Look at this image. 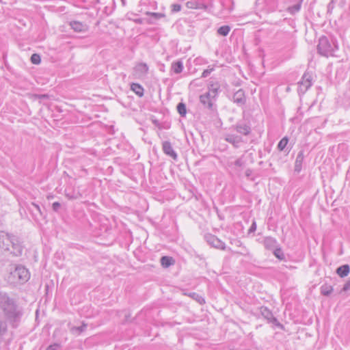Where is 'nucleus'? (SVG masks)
I'll use <instances>...</instances> for the list:
<instances>
[{"instance_id":"2f4dec72","label":"nucleus","mask_w":350,"mask_h":350,"mask_svg":"<svg viewBox=\"0 0 350 350\" xmlns=\"http://www.w3.org/2000/svg\"><path fill=\"white\" fill-rule=\"evenodd\" d=\"M300 8H301V4L300 3H297L296 5H294L293 6H291V7H289L288 8V12L291 14H294L296 12H299Z\"/></svg>"},{"instance_id":"f8f14e48","label":"nucleus","mask_w":350,"mask_h":350,"mask_svg":"<svg viewBox=\"0 0 350 350\" xmlns=\"http://www.w3.org/2000/svg\"><path fill=\"white\" fill-rule=\"evenodd\" d=\"M263 245L267 250H273L277 246L279 245L277 240L271 237H266L262 241Z\"/></svg>"},{"instance_id":"4c0bfd02","label":"nucleus","mask_w":350,"mask_h":350,"mask_svg":"<svg viewBox=\"0 0 350 350\" xmlns=\"http://www.w3.org/2000/svg\"><path fill=\"white\" fill-rule=\"evenodd\" d=\"M60 207H61V204H60V203H59L57 202H55L53 203V204H52L53 210L55 212L58 211V210L60 208Z\"/></svg>"},{"instance_id":"4be33fe9","label":"nucleus","mask_w":350,"mask_h":350,"mask_svg":"<svg viewBox=\"0 0 350 350\" xmlns=\"http://www.w3.org/2000/svg\"><path fill=\"white\" fill-rule=\"evenodd\" d=\"M187 5L189 8L192 9H203L206 10L207 6L202 3L196 2V1H189L187 3Z\"/></svg>"},{"instance_id":"412c9836","label":"nucleus","mask_w":350,"mask_h":350,"mask_svg":"<svg viewBox=\"0 0 350 350\" xmlns=\"http://www.w3.org/2000/svg\"><path fill=\"white\" fill-rule=\"evenodd\" d=\"M172 70L176 74L180 73L183 70V64L182 61L178 60L172 64Z\"/></svg>"},{"instance_id":"4468645a","label":"nucleus","mask_w":350,"mask_h":350,"mask_svg":"<svg viewBox=\"0 0 350 350\" xmlns=\"http://www.w3.org/2000/svg\"><path fill=\"white\" fill-rule=\"evenodd\" d=\"M70 26L76 32H85L88 29V26L86 24L77 21H71Z\"/></svg>"},{"instance_id":"a19ab883","label":"nucleus","mask_w":350,"mask_h":350,"mask_svg":"<svg viewBox=\"0 0 350 350\" xmlns=\"http://www.w3.org/2000/svg\"><path fill=\"white\" fill-rule=\"evenodd\" d=\"M244 164V161H243L242 158H239L237 159L234 162V165L238 167H241Z\"/></svg>"},{"instance_id":"c85d7f7f","label":"nucleus","mask_w":350,"mask_h":350,"mask_svg":"<svg viewBox=\"0 0 350 350\" xmlns=\"http://www.w3.org/2000/svg\"><path fill=\"white\" fill-rule=\"evenodd\" d=\"M189 296L191 297L192 299L198 301L200 304H203L205 303L204 299L197 294L196 293H191L189 294Z\"/></svg>"},{"instance_id":"cd10ccee","label":"nucleus","mask_w":350,"mask_h":350,"mask_svg":"<svg viewBox=\"0 0 350 350\" xmlns=\"http://www.w3.org/2000/svg\"><path fill=\"white\" fill-rule=\"evenodd\" d=\"M177 111L178 112V113L184 117L186 113H187V109H186V105L185 103H179L177 105Z\"/></svg>"},{"instance_id":"39448f33","label":"nucleus","mask_w":350,"mask_h":350,"mask_svg":"<svg viewBox=\"0 0 350 350\" xmlns=\"http://www.w3.org/2000/svg\"><path fill=\"white\" fill-rule=\"evenodd\" d=\"M216 98L210 96V94L204 93L200 96V102L204 107L211 112L217 111V107L215 103Z\"/></svg>"},{"instance_id":"1a4fd4ad","label":"nucleus","mask_w":350,"mask_h":350,"mask_svg":"<svg viewBox=\"0 0 350 350\" xmlns=\"http://www.w3.org/2000/svg\"><path fill=\"white\" fill-rule=\"evenodd\" d=\"M260 312L261 315L266 319L269 323H272L278 327H281L282 325L278 322V319L273 317L271 311L267 307L262 306L260 308Z\"/></svg>"},{"instance_id":"ea45409f","label":"nucleus","mask_w":350,"mask_h":350,"mask_svg":"<svg viewBox=\"0 0 350 350\" xmlns=\"http://www.w3.org/2000/svg\"><path fill=\"white\" fill-rule=\"evenodd\" d=\"M349 289H350V278L344 284L343 288H342V291H347Z\"/></svg>"},{"instance_id":"ddd939ff","label":"nucleus","mask_w":350,"mask_h":350,"mask_svg":"<svg viewBox=\"0 0 350 350\" xmlns=\"http://www.w3.org/2000/svg\"><path fill=\"white\" fill-rule=\"evenodd\" d=\"M234 129L239 133L247 135L251 132L250 126L245 122H238L234 126Z\"/></svg>"},{"instance_id":"bb28decb","label":"nucleus","mask_w":350,"mask_h":350,"mask_svg":"<svg viewBox=\"0 0 350 350\" xmlns=\"http://www.w3.org/2000/svg\"><path fill=\"white\" fill-rule=\"evenodd\" d=\"M230 31V27L229 25H224L220 27L217 29V33L222 36H226Z\"/></svg>"},{"instance_id":"a211bd4d","label":"nucleus","mask_w":350,"mask_h":350,"mask_svg":"<svg viewBox=\"0 0 350 350\" xmlns=\"http://www.w3.org/2000/svg\"><path fill=\"white\" fill-rule=\"evenodd\" d=\"M350 271V267L349 265H343L336 269V273L341 278L347 276Z\"/></svg>"},{"instance_id":"473e14b6","label":"nucleus","mask_w":350,"mask_h":350,"mask_svg":"<svg viewBox=\"0 0 350 350\" xmlns=\"http://www.w3.org/2000/svg\"><path fill=\"white\" fill-rule=\"evenodd\" d=\"M31 62L33 64H39L41 62L40 56L37 53L33 54L31 57Z\"/></svg>"},{"instance_id":"9b49d317","label":"nucleus","mask_w":350,"mask_h":350,"mask_svg":"<svg viewBox=\"0 0 350 350\" xmlns=\"http://www.w3.org/2000/svg\"><path fill=\"white\" fill-rule=\"evenodd\" d=\"M232 99L234 103L239 105H243L246 101L244 90L242 89H239V90H237L233 94Z\"/></svg>"},{"instance_id":"9d476101","label":"nucleus","mask_w":350,"mask_h":350,"mask_svg":"<svg viewBox=\"0 0 350 350\" xmlns=\"http://www.w3.org/2000/svg\"><path fill=\"white\" fill-rule=\"evenodd\" d=\"M162 149L163 152L172 157L174 161H176L178 159V155L176 152L174 151L171 143L168 141H165L162 144Z\"/></svg>"},{"instance_id":"393cba45","label":"nucleus","mask_w":350,"mask_h":350,"mask_svg":"<svg viewBox=\"0 0 350 350\" xmlns=\"http://www.w3.org/2000/svg\"><path fill=\"white\" fill-rule=\"evenodd\" d=\"M273 254L274 256L280 259V260H284L285 258V256L284 254V252L282 250V248L280 247V245L277 246L273 250Z\"/></svg>"},{"instance_id":"58836bf2","label":"nucleus","mask_w":350,"mask_h":350,"mask_svg":"<svg viewBox=\"0 0 350 350\" xmlns=\"http://www.w3.org/2000/svg\"><path fill=\"white\" fill-rule=\"evenodd\" d=\"M256 221H254L248 230V232L249 233L254 232L256 231Z\"/></svg>"},{"instance_id":"79ce46f5","label":"nucleus","mask_w":350,"mask_h":350,"mask_svg":"<svg viewBox=\"0 0 350 350\" xmlns=\"http://www.w3.org/2000/svg\"><path fill=\"white\" fill-rule=\"evenodd\" d=\"M137 24H142L143 23L142 18H137L134 21Z\"/></svg>"},{"instance_id":"5701e85b","label":"nucleus","mask_w":350,"mask_h":350,"mask_svg":"<svg viewBox=\"0 0 350 350\" xmlns=\"http://www.w3.org/2000/svg\"><path fill=\"white\" fill-rule=\"evenodd\" d=\"M7 331V322L3 319V317H0V340L2 338V336L6 334Z\"/></svg>"},{"instance_id":"dca6fc26","label":"nucleus","mask_w":350,"mask_h":350,"mask_svg":"<svg viewBox=\"0 0 350 350\" xmlns=\"http://www.w3.org/2000/svg\"><path fill=\"white\" fill-rule=\"evenodd\" d=\"M219 84L217 82L211 81L208 85V91L206 94H210V96L216 98L219 89Z\"/></svg>"},{"instance_id":"49530a36","label":"nucleus","mask_w":350,"mask_h":350,"mask_svg":"<svg viewBox=\"0 0 350 350\" xmlns=\"http://www.w3.org/2000/svg\"><path fill=\"white\" fill-rule=\"evenodd\" d=\"M35 206V207L36 208V209H38V211H40V207L38 205H36V204H33Z\"/></svg>"},{"instance_id":"b1692460","label":"nucleus","mask_w":350,"mask_h":350,"mask_svg":"<svg viewBox=\"0 0 350 350\" xmlns=\"http://www.w3.org/2000/svg\"><path fill=\"white\" fill-rule=\"evenodd\" d=\"M86 327H87V324L85 323H83L81 326H79V327L74 326V327H71L70 332L72 334H80L81 333H82L83 332H84L85 330Z\"/></svg>"},{"instance_id":"7c9ffc66","label":"nucleus","mask_w":350,"mask_h":350,"mask_svg":"<svg viewBox=\"0 0 350 350\" xmlns=\"http://www.w3.org/2000/svg\"><path fill=\"white\" fill-rule=\"evenodd\" d=\"M146 14L148 15V16H151L154 20H159L165 16V15L163 14L158 13V12H146Z\"/></svg>"},{"instance_id":"6e6552de","label":"nucleus","mask_w":350,"mask_h":350,"mask_svg":"<svg viewBox=\"0 0 350 350\" xmlns=\"http://www.w3.org/2000/svg\"><path fill=\"white\" fill-rule=\"evenodd\" d=\"M148 72V66L145 63H139L133 68V75L137 79L145 77Z\"/></svg>"},{"instance_id":"f03ea898","label":"nucleus","mask_w":350,"mask_h":350,"mask_svg":"<svg viewBox=\"0 0 350 350\" xmlns=\"http://www.w3.org/2000/svg\"><path fill=\"white\" fill-rule=\"evenodd\" d=\"M0 308L5 316L12 323L18 321L22 316V312L16 304L15 301L7 293H0Z\"/></svg>"},{"instance_id":"c9c22d12","label":"nucleus","mask_w":350,"mask_h":350,"mask_svg":"<svg viewBox=\"0 0 350 350\" xmlns=\"http://www.w3.org/2000/svg\"><path fill=\"white\" fill-rule=\"evenodd\" d=\"M334 8V1L332 0L327 5V13L331 14Z\"/></svg>"},{"instance_id":"6ab92c4d","label":"nucleus","mask_w":350,"mask_h":350,"mask_svg":"<svg viewBox=\"0 0 350 350\" xmlns=\"http://www.w3.org/2000/svg\"><path fill=\"white\" fill-rule=\"evenodd\" d=\"M160 261L161 265L165 268L169 267L174 263V260L173 258L167 256L161 257Z\"/></svg>"},{"instance_id":"7ed1b4c3","label":"nucleus","mask_w":350,"mask_h":350,"mask_svg":"<svg viewBox=\"0 0 350 350\" xmlns=\"http://www.w3.org/2000/svg\"><path fill=\"white\" fill-rule=\"evenodd\" d=\"M30 274L24 266L20 265H11L10 273L8 276V281L10 284H23L28 281Z\"/></svg>"},{"instance_id":"c03bdc74","label":"nucleus","mask_w":350,"mask_h":350,"mask_svg":"<svg viewBox=\"0 0 350 350\" xmlns=\"http://www.w3.org/2000/svg\"><path fill=\"white\" fill-rule=\"evenodd\" d=\"M148 23H150V24L154 23V21H152L151 19H149V20L148 21Z\"/></svg>"},{"instance_id":"aec40b11","label":"nucleus","mask_w":350,"mask_h":350,"mask_svg":"<svg viewBox=\"0 0 350 350\" xmlns=\"http://www.w3.org/2000/svg\"><path fill=\"white\" fill-rule=\"evenodd\" d=\"M131 89L139 97L144 96V88L141 85L133 83L131 84Z\"/></svg>"},{"instance_id":"37998d69","label":"nucleus","mask_w":350,"mask_h":350,"mask_svg":"<svg viewBox=\"0 0 350 350\" xmlns=\"http://www.w3.org/2000/svg\"><path fill=\"white\" fill-rule=\"evenodd\" d=\"M250 173H251L250 170H247L246 172H245V174H246L247 176H249L250 175Z\"/></svg>"},{"instance_id":"20e7f679","label":"nucleus","mask_w":350,"mask_h":350,"mask_svg":"<svg viewBox=\"0 0 350 350\" xmlns=\"http://www.w3.org/2000/svg\"><path fill=\"white\" fill-rule=\"evenodd\" d=\"M338 50V44L336 40L329 41L327 37L322 36L319 40L317 51L319 53L325 57L335 56V51Z\"/></svg>"},{"instance_id":"a18cd8bd","label":"nucleus","mask_w":350,"mask_h":350,"mask_svg":"<svg viewBox=\"0 0 350 350\" xmlns=\"http://www.w3.org/2000/svg\"><path fill=\"white\" fill-rule=\"evenodd\" d=\"M40 98H45L46 97V95L45 94H43V95H40V96H38Z\"/></svg>"},{"instance_id":"f704fd0d","label":"nucleus","mask_w":350,"mask_h":350,"mask_svg":"<svg viewBox=\"0 0 350 350\" xmlns=\"http://www.w3.org/2000/svg\"><path fill=\"white\" fill-rule=\"evenodd\" d=\"M61 347V345L57 343H54L53 345H49L46 350H58Z\"/></svg>"},{"instance_id":"e433bc0d","label":"nucleus","mask_w":350,"mask_h":350,"mask_svg":"<svg viewBox=\"0 0 350 350\" xmlns=\"http://www.w3.org/2000/svg\"><path fill=\"white\" fill-rule=\"evenodd\" d=\"M172 11L174 12H179L181 10V5L180 4H173L172 5Z\"/></svg>"},{"instance_id":"f3484780","label":"nucleus","mask_w":350,"mask_h":350,"mask_svg":"<svg viewBox=\"0 0 350 350\" xmlns=\"http://www.w3.org/2000/svg\"><path fill=\"white\" fill-rule=\"evenodd\" d=\"M304 151L301 150L299 152V153L297 156L296 160H295V170L296 172H299L301 171V165H302V163L304 161Z\"/></svg>"},{"instance_id":"0eeeda50","label":"nucleus","mask_w":350,"mask_h":350,"mask_svg":"<svg viewBox=\"0 0 350 350\" xmlns=\"http://www.w3.org/2000/svg\"><path fill=\"white\" fill-rule=\"evenodd\" d=\"M204 239L206 241L213 247L222 250H226L225 243L219 239L216 236L211 234H205Z\"/></svg>"},{"instance_id":"423d86ee","label":"nucleus","mask_w":350,"mask_h":350,"mask_svg":"<svg viewBox=\"0 0 350 350\" xmlns=\"http://www.w3.org/2000/svg\"><path fill=\"white\" fill-rule=\"evenodd\" d=\"M312 75L306 72L304 74L301 78V81L298 83L299 88L298 92L301 94H305V92L311 87L312 85Z\"/></svg>"},{"instance_id":"2eb2a0df","label":"nucleus","mask_w":350,"mask_h":350,"mask_svg":"<svg viewBox=\"0 0 350 350\" xmlns=\"http://www.w3.org/2000/svg\"><path fill=\"white\" fill-rule=\"evenodd\" d=\"M225 140L232 144L235 148L239 147L240 144L242 142V138L239 136L228 134L225 136Z\"/></svg>"},{"instance_id":"f257e3e1","label":"nucleus","mask_w":350,"mask_h":350,"mask_svg":"<svg viewBox=\"0 0 350 350\" xmlns=\"http://www.w3.org/2000/svg\"><path fill=\"white\" fill-rule=\"evenodd\" d=\"M23 248L22 243L17 237L0 231V256L10 252L18 256L22 254Z\"/></svg>"},{"instance_id":"a878e982","label":"nucleus","mask_w":350,"mask_h":350,"mask_svg":"<svg viewBox=\"0 0 350 350\" xmlns=\"http://www.w3.org/2000/svg\"><path fill=\"white\" fill-rule=\"evenodd\" d=\"M333 291V288L332 286L327 284H323L321 287V293L322 295L325 296H328Z\"/></svg>"},{"instance_id":"c756f323","label":"nucleus","mask_w":350,"mask_h":350,"mask_svg":"<svg viewBox=\"0 0 350 350\" xmlns=\"http://www.w3.org/2000/svg\"><path fill=\"white\" fill-rule=\"evenodd\" d=\"M288 142V139L286 137H283L278 144V150H280V151L283 150L286 148Z\"/></svg>"},{"instance_id":"72a5a7b5","label":"nucleus","mask_w":350,"mask_h":350,"mask_svg":"<svg viewBox=\"0 0 350 350\" xmlns=\"http://www.w3.org/2000/svg\"><path fill=\"white\" fill-rule=\"evenodd\" d=\"M214 70L213 67L208 66L207 69L204 70L202 74V77H207Z\"/></svg>"}]
</instances>
